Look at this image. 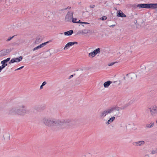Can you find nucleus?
Returning a JSON list of instances; mask_svg holds the SVG:
<instances>
[{
  "label": "nucleus",
  "instance_id": "aec40b11",
  "mask_svg": "<svg viewBox=\"0 0 157 157\" xmlns=\"http://www.w3.org/2000/svg\"><path fill=\"white\" fill-rule=\"evenodd\" d=\"M157 153V149L155 150H153L151 151V154H155Z\"/></svg>",
  "mask_w": 157,
  "mask_h": 157
},
{
  "label": "nucleus",
  "instance_id": "4be33fe9",
  "mask_svg": "<svg viewBox=\"0 0 157 157\" xmlns=\"http://www.w3.org/2000/svg\"><path fill=\"white\" fill-rule=\"evenodd\" d=\"M40 48V47L39 46H37L36 47L34 48L33 49V51H34L38 49H39Z\"/></svg>",
  "mask_w": 157,
  "mask_h": 157
},
{
  "label": "nucleus",
  "instance_id": "6ab92c4d",
  "mask_svg": "<svg viewBox=\"0 0 157 157\" xmlns=\"http://www.w3.org/2000/svg\"><path fill=\"white\" fill-rule=\"evenodd\" d=\"M48 43V42H45V43H42V44H40V45L38 46L40 47V48H41L43 47L44 46H45V45H46V44Z\"/></svg>",
  "mask_w": 157,
  "mask_h": 157
},
{
  "label": "nucleus",
  "instance_id": "f257e3e1",
  "mask_svg": "<svg viewBox=\"0 0 157 157\" xmlns=\"http://www.w3.org/2000/svg\"><path fill=\"white\" fill-rule=\"evenodd\" d=\"M44 123L48 126L60 125L63 124V122L61 121H58V122H55V121H51L47 119H44L43 120Z\"/></svg>",
  "mask_w": 157,
  "mask_h": 157
},
{
  "label": "nucleus",
  "instance_id": "9d476101",
  "mask_svg": "<svg viewBox=\"0 0 157 157\" xmlns=\"http://www.w3.org/2000/svg\"><path fill=\"white\" fill-rule=\"evenodd\" d=\"M76 20H77L76 18H72V21L73 23H82V24H89V23L86 22H81L80 20H79L78 21H76Z\"/></svg>",
  "mask_w": 157,
  "mask_h": 157
},
{
  "label": "nucleus",
  "instance_id": "f3484780",
  "mask_svg": "<svg viewBox=\"0 0 157 157\" xmlns=\"http://www.w3.org/2000/svg\"><path fill=\"white\" fill-rule=\"evenodd\" d=\"M154 125V123L153 122H151L150 124H147L146 125V127L148 128H151Z\"/></svg>",
  "mask_w": 157,
  "mask_h": 157
},
{
  "label": "nucleus",
  "instance_id": "a211bd4d",
  "mask_svg": "<svg viewBox=\"0 0 157 157\" xmlns=\"http://www.w3.org/2000/svg\"><path fill=\"white\" fill-rule=\"evenodd\" d=\"M144 143V141H140L136 142V144H137V145H141L142 144H143Z\"/></svg>",
  "mask_w": 157,
  "mask_h": 157
},
{
  "label": "nucleus",
  "instance_id": "39448f33",
  "mask_svg": "<svg viewBox=\"0 0 157 157\" xmlns=\"http://www.w3.org/2000/svg\"><path fill=\"white\" fill-rule=\"evenodd\" d=\"M150 109V113L152 115H154L155 113H157V105H154L152 108H149Z\"/></svg>",
  "mask_w": 157,
  "mask_h": 157
},
{
  "label": "nucleus",
  "instance_id": "f03ea898",
  "mask_svg": "<svg viewBox=\"0 0 157 157\" xmlns=\"http://www.w3.org/2000/svg\"><path fill=\"white\" fill-rule=\"evenodd\" d=\"M137 6L141 8L155 9L157 8V3L141 4H138Z\"/></svg>",
  "mask_w": 157,
  "mask_h": 157
},
{
  "label": "nucleus",
  "instance_id": "2eb2a0df",
  "mask_svg": "<svg viewBox=\"0 0 157 157\" xmlns=\"http://www.w3.org/2000/svg\"><path fill=\"white\" fill-rule=\"evenodd\" d=\"M115 117H111L109 120L107 121V124H109L111 123L115 119Z\"/></svg>",
  "mask_w": 157,
  "mask_h": 157
},
{
  "label": "nucleus",
  "instance_id": "7c9ffc66",
  "mask_svg": "<svg viewBox=\"0 0 157 157\" xmlns=\"http://www.w3.org/2000/svg\"><path fill=\"white\" fill-rule=\"evenodd\" d=\"M82 33H84L83 32H82Z\"/></svg>",
  "mask_w": 157,
  "mask_h": 157
},
{
  "label": "nucleus",
  "instance_id": "4468645a",
  "mask_svg": "<svg viewBox=\"0 0 157 157\" xmlns=\"http://www.w3.org/2000/svg\"><path fill=\"white\" fill-rule=\"evenodd\" d=\"M93 52H94V54L96 56L97 54L98 53H100V49L99 48H98L94 50Z\"/></svg>",
  "mask_w": 157,
  "mask_h": 157
},
{
  "label": "nucleus",
  "instance_id": "6e6552de",
  "mask_svg": "<svg viewBox=\"0 0 157 157\" xmlns=\"http://www.w3.org/2000/svg\"><path fill=\"white\" fill-rule=\"evenodd\" d=\"M10 59V58H8L4 60L1 61V63L2 64L1 67L2 68H4L7 65V64L6 63L9 61Z\"/></svg>",
  "mask_w": 157,
  "mask_h": 157
},
{
  "label": "nucleus",
  "instance_id": "9b49d317",
  "mask_svg": "<svg viewBox=\"0 0 157 157\" xmlns=\"http://www.w3.org/2000/svg\"><path fill=\"white\" fill-rule=\"evenodd\" d=\"M112 83L111 81H108L106 82H105L104 83V86L105 88L108 87Z\"/></svg>",
  "mask_w": 157,
  "mask_h": 157
},
{
  "label": "nucleus",
  "instance_id": "0eeeda50",
  "mask_svg": "<svg viewBox=\"0 0 157 157\" xmlns=\"http://www.w3.org/2000/svg\"><path fill=\"white\" fill-rule=\"evenodd\" d=\"M73 17V14L72 13H68L66 16L65 20L66 21H72Z\"/></svg>",
  "mask_w": 157,
  "mask_h": 157
},
{
  "label": "nucleus",
  "instance_id": "1a4fd4ad",
  "mask_svg": "<svg viewBox=\"0 0 157 157\" xmlns=\"http://www.w3.org/2000/svg\"><path fill=\"white\" fill-rule=\"evenodd\" d=\"M77 42H70L67 43L65 45V47L64 48V49H65L66 48H68L72 45H74L75 44H77Z\"/></svg>",
  "mask_w": 157,
  "mask_h": 157
},
{
  "label": "nucleus",
  "instance_id": "c85d7f7f",
  "mask_svg": "<svg viewBox=\"0 0 157 157\" xmlns=\"http://www.w3.org/2000/svg\"><path fill=\"white\" fill-rule=\"evenodd\" d=\"M43 86H42V85H41V86H40V89H42V87Z\"/></svg>",
  "mask_w": 157,
  "mask_h": 157
},
{
  "label": "nucleus",
  "instance_id": "a878e982",
  "mask_svg": "<svg viewBox=\"0 0 157 157\" xmlns=\"http://www.w3.org/2000/svg\"><path fill=\"white\" fill-rule=\"evenodd\" d=\"M13 36L11 37H10V39H8L7 40V41H9L10 40H11L13 38Z\"/></svg>",
  "mask_w": 157,
  "mask_h": 157
},
{
  "label": "nucleus",
  "instance_id": "ddd939ff",
  "mask_svg": "<svg viewBox=\"0 0 157 157\" xmlns=\"http://www.w3.org/2000/svg\"><path fill=\"white\" fill-rule=\"evenodd\" d=\"M73 33V30H70L69 31L65 32L64 33V35L65 36H69L71 35Z\"/></svg>",
  "mask_w": 157,
  "mask_h": 157
},
{
  "label": "nucleus",
  "instance_id": "bb28decb",
  "mask_svg": "<svg viewBox=\"0 0 157 157\" xmlns=\"http://www.w3.org/2000/svg\"><path fill=\"white\" fill-rule=\"evenodd\" d=\"M3 69L1 66H0V72Z\"/></svg>",
  "mask_w": 157,
  "mask_h": 157
},
{
  "label": "nucleus",
  "instance_id": "423d86ee",
  "mask_svg": "<svg viewBox=\"0 0 157 157\" xmlns=\"http://www.w3.org/2000/svg\"><path fill=\"white\" fill-rule=\"evenodd\" d=\"M22 59V56H20L18 58H13L10 61L9 63L10 64L13 63L15 62H19L21 61Z\"/></svg>",
  "mask_w": 157,
  "mask_h": 157
},
{
  "label": "nucleus",
  "instance_id": "5701e85b",
  "mask_svg": "<svg viewBox=\"0 0 157 157\" xmlns=\"http://www.w3.org/2000/svg\"><path fill=\"white\" fill-rule=\"evenodd\" d=\"M23 67H24V66H23L21 67H19V68H17V69H16V70H15V71H17V70H20V69H22V68H23Z\"/></svg>",
  "mask_w": 157,
  "mask_h": 157
},
{
  "label": "nucleus",
  "instance_id": "b1692460",
  "mask_svg": "<svg viewBox=\"0 0 157 157\" xmlns=\"http://www.w3.org/2000/svg\"><path fill=\"white\" fill-rule=\"evenodd\" d=\"M46 84V82L45 81L42 84V86H43Z\"/></svg>",
  "mask_w": 157,
  "mask_h": 157
},
{
  "label": "nucleus",
  "instance_id": "c756f323",
  "mask_svg": "<svg viewBox=\"0 0 157 157\" xmlns=\"http://www.w3.org/2000/svg\"><path fill=\"white\" fill-rule=\"evenodd\" d=\"M156 123H157V120H156Z\"/></svg>",
  "mask_w": 157,
  "mask_h": 157
},
{
  "label": "nucleus",
  "instance_id": "412c9836",
  "mask_svg": "<svg viewBox=\"0 0 157 157\" xmlns=\"http://www.w3.org/2000/svg\"><path fill=\"white\" fill-rule=\"evenodd\" d=\"M106 19H107V17L106 16H103L101 18V19L103 21L105 20Z\"/></svg>",
  "mask_w": 157,
  "mask_h": 157
},
{
  "label": "nucleus",
  "instance_id": "dca6fc26",
  "mask_svg": "<svg viewBox=\"0 0 157 157\" xmlns=\"http://www.w3.org/2000/svg\"><path fill=\"white\" fill-rule=\"evenodd\" d=\"M88 56L90 58H92L94 57L95 56V55L94 52H93L90 53L88 54Z\"/></svg>",
  "mask_w": 157,
  "mask_h": 157
},
{
  "label": "nucleus",
  "instance_id": "393cba45",
  "mask_svg": "<svg viewBox=\"0 0 157 157\" xmlns=\"http://www.w3.org/2000/svg\"><path fill=\"white\" fill-rule=\"evenodd\" d=\"M114 63H109L108 64V66H112L114 64Z\"/></svg>",
  "mask_w": 157,
  "mask_h": 157
},
{
  "label": "nucleus",
  "instance_id": "f8f14e48",
  "mask_svg": "<svg viewBox=\"0 0 157 157\" xmlns=\"http://www.w3.org/2000/svg\"><path fill=\"white\" fill-rule=\"evenodd\" d=\"M117 16L118 17H126V16L124 14L121 13L120 11H119L117 12Z\"/></svg>",
  "mask_w": 157,
  "mask_h": 157
},
{
  "label": "nucleus",
  "instance_id": "20e7f679",
  "mask_svg": "<svg viewBox=\"0 0 157 157\" xmlns=\"http://www.w3.org/2000/svg\"><path fill=\"white\" fill-rule=\"evenodd\" d=\"M24 107L23 106L22 107H21L19 109L16 111V113L18 115H23L26 113V110L24 109Z\"/></svg>",
  "mask_w": 157,
  "mask_h": 157
},
{
  "label": "nucleus",
  "instance_id": "cd10ccee",
  "mask_svg": "<svg viewBox=\"0 0 157 157\" xmlns=\"http://www.w3.org/2000/svg\"><path fill=\"white\" fill-rule=\"evenodd\" d=\"M73 77V75H71L70 76V78H72V77Z\"/></svg>",
  "mask_w": 157,
  "mask_h": 157
},
{
  "label": "nucleus",
  "instance_id": "7ed1b4c3",
  "mask_svg": "<svg viewBox=\"0 0 157 157\" xmlns=\"http://www.w3.org/2000/svg\"><path fill=\"white\" fill-rule=\"evenodd\" d=\"M114 108H111L108 109L106 110H105L103 111L101 114V117H104L106 115H107L109 113L112 112L114 110Z\"/></svg>",
  "mask_w": 157,
  "mask_h": 157
}]
</instances>
